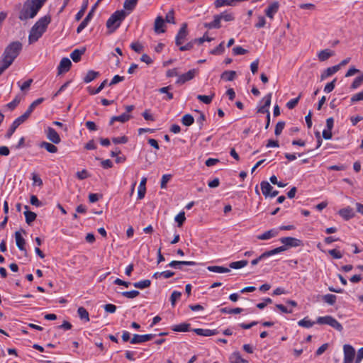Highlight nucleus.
I'll use <instances>...</instances> for the list:
<instances>
[{
  "label": "nucleus",
  "instance_id": "nucleus-1",
  "mask_svg": "<svg viewBox=\"0 0 363 363\" xmlns=\"http://www.w3.org/2000/svg\"><path fill=\"white\" fill-rule=\"evenodd\" d=\"M22 49V44L19 41L11 43L6 47L0 58V74L7 69L19 55Z\"/></svg>",
  "mask_w": 363,
  "mask_h": 363
},
{
  "label": "nucleus",
  "instance_id": "nucleus-2",
  "mask_svg": "<svg viewBox=\"0 0 363 363\" xmlns=\"http://www.w3.org/2000/svg\"><path fill=\"white\" fill-rule=\"evenodd\" d=\"M51 22V17L50 15H46L41 17L31 28L29 35L28 43L33 44L37 42L46 31L48 25Z\"/></svg>",
  "mask_w": 363,
  "mask_h": 363
},
{
  "label": "nucleus",
  "instance_id": "nucleus-3",
  "mask_svg": "<svg viewBox=\"0 0 363 363\" xmlns=\"http://www.w3.org/2000/svg\"><path fill=\"white\" fill-rule=\"evenodd\" d=\"M125 16L126 13L123 10L116 11L110 16L106 21V27L111 33L114 32L121 26Z\"/></svg>",
  "mask_w": 363,
  "mask_h": 363
},
{
  "label": "nucleus",
  "instance_id": "nucleus-4",
  "mask_svg": "<svg viewBox=\"0 0 363 363\" xmlns=\"http://www.w3.org/2000/svg\"><path fill=\"white\" fill-rule=\"evenodd\" d=\"M46 0H31L27 1V8L24 10V18H34L42 8Z\"/></svg>",
  "mask_w": 363,
  "mask_h": 363
},
{
  "label": "nucleus",
  "instance_id": "nucleus-5",
  "mask_svg": "<svg viewBox=\"0 0 363 363\" xmlns=\"http://www.w3.org/2000/svg\"><path fill=\"white\" fill-rule=\"evenodd\" d=\"M316 323L320 325H328L338 331H342L343 329L342 325L335 318L330 315L318 317Z\"/></svg>",
  "mask_w": 363,
  "mask_h": 363
},
{
  "label": "nucleus",
  "instance_id": "nucleus-6",
  "mask_svg": "<svg viewBox=\"0 0 363 363\" xmlns=\"http://www.w3.org/2000/svg\"><path fill=\"white\" fill-rule=\"evenodd\" d=\"M344 361L343 363H353L355 357V350L350 345H345L344 347Z\"/></svg>",
  "mask_w": 363,
  "mask_h": 363
},
{
  "label": "nucleus",
  "instance_id": "nucleus-7",
  "mask_svg": "<svg viewBox=\"0 0 363 363\" xmlns=\"http://www.w3.org/2000/svg\"><path fill=\"white\" fill-rule=\"evenodd\" d=\"M187 35H188L187 24L186 23H184L182 25V26L176 36V38H175L176 45H182L183 44V43L184 42Z\"/></svg>",
  "mask_w": 363,
  "mask_h": 363
},
{
  "label": "nucleus",
  "instance_id": "nucleus-8",
  "mask_svg": "<svg viewBox=\"0 0 363 363\" xmlns=\"http://www.w3.org/2000/svg\"><path fill=\"white\" fill-rule=\"evenodd\" d=\"M155 336L154 334H146V335H133V337L130 340L131 344H139L145 342H147L153 339Z\"/></svg>",
  "mask_w": 363,
  "mask_h": 363
},
{
  "label": "nucleus",
  "instance_id": "nucleus-9",
  "mask_svg": "<svg viewBox=\"0 0 363 363\" xmlns=\"http://www.w3.org/2000/svg\"><path fill=\"white\" fill-rule=\"evenodd\" d=\"M197 70L195 69H190L186 73L179 75V77L176 82L178 84H183L185 82L191 80L196 75Z\"/></svg>",
  "mask_w": 363,
  "mask_h": 363
},
{
  "label": "nucleus",
  "instance_id": "nucleus-10",
  "mask_svg": "<svg viewBox=\"0 0 363 363\" xmlns=\"http://www.w3.org/2000/svg\"><path fill=\"white\" fill-rule=\"evenodd\" d=\"M45 133L48 139L54 144H59L60 143V137L54 128L48 127L45 130Z\"/></svg>",
  "mask_w": 363,
  "mask_h": 363
},
{
  "label": "nucleus",
  "instance_id": "nucleus-11",
  "mask_svg": "<svg viewBox=\"0 0 363 363\" xmlns=\"http://www.w3.org/2000/svg\"><path fill=\"white\" fill-rule=\"evenodd\" d=\"M72 66L71 60L67 57H63L57 67L58 74H60L63 72H67L69 70Z\"/></svg>",
  "mask_w": 363,
  "mask_h": 363
},
{
  "label": "nucleus",
  "instance_id": "nucleus-12",
  "mask_svg": "<svg viewBox=\"0 0 363 363\" xmlns=\"http://www.w3.org/2000/svg\"><path fill=\"white\" fill-rule=\"evenodd\" d=\"M281 242L288 247H299L302 243L301 240L291 237L282 238Z\"/></svg>",
  "mask_w": 363,
  "mask_h": 363
},
{
  "label": "nucleus",
  "instance_id": "nucleus-13",
  "mask_svg": "<svg viewBox=\"0 0 363 363\" xmlns=\"http://www.w3.org/2000/svg\"><path fill=\"white\" fill-rule=\"evenodd\" d=\"M338 214L343 218L345 220H348L354 217L355 213L353 209L347 206L346 208H342L338 211Z\"/></svg>",
  "mask_w": 363,
  "mask_h": 363
},
{
  "label": "nucleus",
  "instance_id": "nucleus-14",
  "mask_svg": "<svg viewBox=\"0 0 363 363\" xmlns=\"http://www.w3.org/2000/svg\"><path fill=\"white\" fill-rule=\"evenodd\" d=\"M44 98H39L36 100H35L28 108L26 112H24V121L26 120L30 114L33 113V111L35 110V108L39 106L40 104H42L44 101Z\"/></svg>",
  "mask_w": 363,
  "mask_h": 363
},
{
  "label": "nucleus",
  "instance_id": "nucleus-15",
  "mask_svg": "<svg viewBox=\"0 0 363 363\" xmlns=\"http://www.w3.org/2000/svg\"><path fill=\"white\" fill-rule=\"evenodd\" d=\"M279 4L277 1H274L269 4L267 9L265 10V14L267 17L272 19L274 18V14L279 10Z\"/></svg>",
  "mask_w": 363,
  "mask_h": 363
},
{
  "label": "nucleus",
  "instance_id": "nucleus-16",
  "mask_svg": "<svg viewBox=\"0 0 363 363\" xmlns=\"http://www.w3.org/2000/svg\"><path fill=\"white\" fill-rule=\"evenodd\" d=\"M195 266L196 262L193 261H172L168 266L176 269H182V266Z\"/></svg>",
  "mask_w": 363,
  "mask_h": 363
},
{
  "label": "nucleus",
  "instance_id": "nucleus-17",
  "mask_svg": "<svg viewBox=\"0 0 363 363\" xmlns=\"http://www.w3.org/2000/svg\"><path fill=\"white\" fill-rule=\"evenodd\" d=\"M194 332L200 336L209 337L212 335H215L218 334L216 330H210V329H203V328H196L193 330Z\"/></svg>",
  "mask_w": 363,
  "mask_h": 363
},
{
  "label": "nucleus",
  "instance_id": "nucleus-18",
  "mask_svg": "<svg viewBox=\"0 0 363 363\" xmlns=\"http://www.w3.org/2000/svg\"><path fill=\"white\" fill-rule=\"evenodd\" d=\"M220 21H221V18H220L219 14L215 15L213 16V21L210 23H206L204 24V26H205V28H208V29L220 28L221 26Z\"/></svg>",
  "mask_w": 363,
  "mask_h": 363
},
{
  "label": "nucleus",
  "instance_id": "nucleus-19",
  "mask_svg": "<svg viewBox=\"0 0 363 363\" xmlns=\"http://www.w3.org/2000/svg\"><path fill=\"white\" fill-rule=\"evenodd\" d=\"M22 99L23 97L21 95H17L12 101L8 103L4 106V109L9 111L14 110L20 104Z\"/></svg>",
  "mask_w": 363,
  "mask_h": 363
},
{
  "label": "nucleus",
  "instance_id": "nucleus-20",
  "mask_svg": "<svg viewBox=\"0 0 363 363\" xmlns=\"http://www.w3.org/2000/svg\"><path fill=\"white\" fill-rule=\"evenodd\" d=\"M164 25V21L162 16H157L155 21L154 30L157 33H164V30L162 29V27Z\"/></svg>",
  "mask_w": 363,
  "mask_h": 363
},
{
  "label": "nucleus",
  "instance_id": "nucleus-21",
  "mask_svg": "<svg viewBox=\"0 0 363 363\" xmlns=\"http://www.w3.org/2000/svg\"><path fill=\"white\" fill-rule=\"evenodd\" d=\"M131 118V116L124 113L120 116H113L109 122V125H113L115 121H119L121 123H125Z\"/></svg>",
  "mask_w": 363,
  "mask_h": 363
},
{
  "label": "nucleus",
  "instance_id": "nucleus-22",
  "mask_svg": "<svg viewBox=\"0 0 363 363\" xmlns=\"http://www.w3.org/2000/svg\"><path fill=\"white\" fill-rule=\"evenodd\" d=\"M146 182H147V178L143 177L140 183L138 186V199H143L145 197V192H146Z\"/></svg>",
  "mask_w": 363,
  "mask_h": 363
},
{
  "label": "nucleus",
  "instance_id": "nucleus-23",
  "mask_svg": "<svg viewBox=\"0 0 363 363\" xmlns=\"http://www.w3.org/2000/svg\"><path fill=\"white\" fill-rule=\"evenodd\" d=\"M92 16H93V9H91V11L89 12V13L85 17V18L81 22L79 26L77 27V33H81L82 31V30H84L86 27L88 23L91 19Z\"/></svg>",
  "mask_w": 363,
  "mask_h": 363
},
{
  "label": "nucleus",
  "instance_id": "nucleus-24",
  "mask_svg": "<svg viewBox=\"0 0 363 363\" xmlns=\"http://www.w3.org/2000/svg\"><path fill=\"white\" fill-rule=\"evenodd\" d=\"M339 71V67L338 66H333L327 68L320 75V79L324 80L325 79L328 78V77L334 74L337 72Z\"/></svg>",
  "mask_w": 363,
  "mask_h": 363
},
{
  "label": "nucleus",
  "instance_id": "nucleus-25",
  "mask_svg": "<svg viewBox=\"0 0 363 363\" xmlns=\"http://www.w3.org/2000/svg\"><path fill=\"white\" fill-rule=\"evenodd\" d=\"M280 251H265L264 253L262 254L259 257H258L257 258L252 260L251 262V264L252 265H256L259 261L265 259V258H267V257H269L272 255H274L276 254H277L278 252H279Z\"/></svg>",
  "mask_w": 363,
  "mask_h": 363
},
{
  "label": "nucleus",
  "instance_id": "nucleus-26",
  "mask_svg": "<svg viewBox=\"0 0 363 363\" xmlns=\"http://www.w3.org/2000/svg\"><path fill=\"white\" fill-rule=\"evenodd\" d=\"M24 209H26V211H24V216L26 217V222L30 225L33 221H34L36 219L37 215L35 213L28 211V206L24 205Z\"/></svg>",
  "mask_w": 363,
  "mask_h": 363
},
{
  "label": "nucleus",
  "instance_id": "nucleus-27",
  "mask_svg": "<svg viewBox=\"0 0 363 363\" xmlns=\"http://www.w3.org/2000/svg\"><path fill=\"white\" fill-rule=\"evenodd\" d=\"M333 55H334V52L329 49L323 50L318 54V59L321 62L327 60Z\"/></svg>",
  "mask_w": 363,
  "mask_h": 363
},
{
  "label": "nucleus",
  "instance_id": "nucleus-28",
  "mask_svg": "<svg viewBox=\"0 0 363 363\" xmlns=\"http://www.w3.org/2000/svg\"><path fill=\"white\" fill-rule=\"evenodd\" d=\"M85 50V48L75 49L71 52L70 57L74 62H78L80 61L82 55L84 53Z\"/></svg>",
  "mask_w": 363,
  "mask_h": 363
},
{
  "label": "nucleus",
  "instance_id": "nucleus-29",
  "mask_svg": "<svg viewBox=\"0 0 363 363\" xmlns=\"http://www.w3.org/2000/svg\"><path fill=\"white\" fill-rule=\"evenodd\" d=\"M172 89V86H167L160 88L157 91L160 94H165L164 100H171L173 99V94L170 91Z\"/></svg>",
  "mask_w": 363,
  "mask_h": 363
},
{
  "label": "nucleus",
  "instance_id": "nucleus-30",
  "mask_svg": "<svg viewBox=\"0 0 363 363\" xmlns=\"http://www.w3.org/2000/svg\"><path fill=\"white\" fill-rule=\"evenodd\" d=\"M107 82H108V80L105 79L101 83V84L99 86H97L96 89H94L91 86H88L86 88V89H87L89 94L91 95L97 94L105 87V86L107 84Z\"/></svg>",
  "mask_w": 363,
  "mask_h": 363
},
{
  "label": "nucleus",
  "instance_id": "nucleus-31",
  "mask_svg": "<svg viewBox=\"0 0 363 363\" xmlns=\"http://www.w3.org/2000/svg\"><path fill=\"white\" fill-rule=\"evenodd\" d=\"M261 190L263 195L265 197L269 196L271 191L273 190V187L269 184V183L267 181H263L260 184Z\"/></svg>",
  "mask_w": 363,
  "mask_h": 363
},
{
  "label": "nucleus",
  "instance_id": "nucleus-32",
  "mask_svg": "<svg viewBox=\"0 0 363 363\" xmlns=\"http://www.w3.org/2000/svg\"><path fill=\"white\" fill-rule=\"evenodd\" d=\"M99 72L94 70H89L84 77L83 81L84 83L88 84L99 76Z\"/></svg>",
  "mask_w": 363,
  "mask_h": 363
},
{
  "label": "nucleus",
  "instance_id": "nucleus-33",
  "mask_svg": "<svg viewBox=\"0 0 363 363\" xmlns=\"http://www.w3.org/2000/svg\"><path fill=\"white\" fill-rule=\"evenodd\" d=\"M207 269L210 272L215 273H228L230 272V269L223 266H208Z\"/></svg>",
  "mask_w": 363,
  "mask_h": 363
},
{
  "label": "nucleus",
  "instance_id": "nucleus-34",
  "mask_svg": "<svg viewBox=\"0 0 363 363\" xmlns=\"http://www.w3.org/2000/svg\"><path fill=\"white\" fill-rule=\"evenodd\" d=\"M230 363H248V361L243 359L239 352H234L230 357Z\"/></svg>",
  "mask_w": 363,
  "mask_h": 363
},
{
  "label": "nucleus",
  "instance_id": "nucleus-35",
  "mask_svg": "<svg viewBox=\"0 0 363 363\" xmlns=\"http://www.w3.org/2000/svg\"><path fill=\"white\" fill-rule=\"evenodd\" d=\"M236 76V72L235 71H225L223 72L221 75L220 78L225 81H233L235 78Z\"/></svg>",
  "mask_w": 363,
  "mask_h": 363
},
{
  "label": "nucleus",
  "instance_id": "nucleus-36",
  "mask_svg": "<svg viewBox=\"0 0 363 363\" xmlns=\"http://www.w3.org/2000/svg\"><path fill=\"white\" fill-rule=\"evenodd\" d=\"M247 264L248 261L245 259L232 262L229 264V267L235 269H238L247 266Z\"/></svg>",
  "mask_w": 363,
  "mask_h": 363
},
{
  "label": "nucleus",
  "instance_id": "nucleus-37",
  "mask_svg": "<svg viewBox=\"0 0 363 363\" xmlns=\"http://www.w3.org/2000/svg\"><path fill=\"white\" fill-rule=\"evenodd\" d=\"M151 284V281L149 279H144L140 281H137L133 284V286L140 289H144L148 288Z\"/></svg>",
  "mask_w": 363,
  "mask_h": 363
},
{
  "label": "nucleus",
  "instance_id": "nucleus-38",
  "mask_svg": "<svg viewBox=\"0 0 363 363\" xmlns=\"http://www.w3.org/2000/svg\"><path fill=\"white\" fill-rule=\"evenodd\" d=\"M243 311L241 308H230L228 307L222 308L220 312L225 314H238Z\"/></svg>",
  "mask_w": 363,
  "mask_h": 363
},
{
  "label": "nucleus",
  "instance_id": "nucleus-39",
  "mask_svg": "<svg viewBox=\"0 0 363 363\" xmlns=\"http://www.w3.org/2000/svg\"><path fill=\"white\" fill-rule=\"evenodd\" d=\"M40 146L50 153H55L57 151V147L54 144L48 142H43Z\"/></svg>",
  "mask_w": 363,
  "mask_h": 363
},
{
  "label": "nucleus",
  "instance_id": "nucleus-40",
  "mask_svg": "<svg viewBox=\"0 0 363 363\" xmlns=\"http://www.w3.org/2000/svg\"><path fill=\"white\" fill-rule=\"evenodd\" d=\"M138 0H125L123 7L125 9L132 11L138 4Z\"/></svg>",
  "mask_w": 363,
  "mask_h": 363
},
{
  "label": "nucleus",
  "instance_id": "nucleus-41",
  "mask_svg": "<svg viewBox=\"0 0 363 363\" xmlns=\"http://www.w3.org/2000/svg\"><path fill=\"white\" fill-rule=\"evenodd\" d=\"M189 327L190 324L184 323L173 326L172 330L176 332H186L189 331Z\"/></svg>",
  "mask_w": 363,
  "mask_h": 363
},
{
  "label": "nucleus",
  "instance_id": "nucleus-42",
  "mask_svg": "<svg viewBox=\"0 0 363 363\" xmlns=\"http://www.w3.org/2000/svg\"><path fill=\"white\" fill-rule=\"evenodd\" d=\"M78 315L82 320L89 321V313L84 307H79L77 310Z\"/></svg>",
  "mask_w": 363,
  "mask_h": 363
},
{
  "label": "nucleus",
  "instance_id": "nucleus-43",
  "mask_svg": "<svg viewBox=\"0 0 363 363\" xmlns=\"http://www.w3.org/2000/svg\"><path fill=\"white\" fill-rule=\"evenodd\" d=\"M194 122V118L191 114H185L182 118V123L186 126H190Z\"/></svg>",
  "mask_w": 363,
  "mask_h": 363
},
{
  "label": "nucleus",
  "instance_id": "nucleus-44",
  "mask_svg": "<svg viewBox=\"0 0 363 363\" xmlns=\"http://www.w3.org/2000/svg\"><path fill=\"white\" fill-rule=\"evenodd\" d=\"M277 235V231L274 230H270L268 231H266L263 234L258 236V238L260 240H268L270 239Z\"/></svg>",
  "mask_w": 363,
  "mask_h": 363
},
{
  "label": "nucleus",
  "instance_id": "nucleus-45",
  "mask_svg": "<svg viewBox=\"0 0 363 363\" xmlns=\"http://www.w3.org/2000/svg\"><path fill=\"white\" fill-rule=\"evenodd\" d=\"M23 230L21 229L15 233L16 238V243L19 250H23V236L21 235V231Z\"/></svg>",
  "mask_w": 363,
  "mask_h": 363
},
{
  "label": "nucleus",
  "instance_id": "nucleus-46",
  "mask_svg": "<svg viewBox=\"0 0 363 363\" xmlns=\"http://www.w3.org/2000/svg\"><path fill=\"white\" fill-rule=\"evenodd\" d=\"M224 41L221 42L216 48L211 50L210 53L213 55H221L224 52Z\"/></svg>",
  "mask_w": 363,
  "mask_h": 363
},
{
  "label": "nucleus",
  "instance_id": "nucleus-47",
  "mask_svg": "<svg viewBox=\"0 0 363 363\" xmlns=\"http://www.w3.org/2000/svg\"><path fill=\"white\" fill-rule=\"evenodd\" d=\"M315 324V322H313L308 319V318H304L303 319L299 320L298 322V325L301 327L310 328Z\"/></svg>",
  "mask_w": 363,
  "mask_h": 363
},
{
  "label": "nucleus",
  "instance_id": "nucleus-48",
  "mask_svg": "<svg viewBox=\"0 0 363 363\" xmlns=\"http://www.w3.org/2000/svg\"><path fill=\"white\" fill-rule=\"evenodd\" d=\"M31 179L33 180V186H43V180L40 177V176L35 172H33L31 174Z\"/></svg>",
  "mask_w": 363,
  "mask_h": 363
},
{
  "label": "nucleus",
  "instance_id": "nucleus-49",
  "mask_svg": "<svg viewBox=\"0 0 363 363\" xmlns=\"http://www.w3.org/2000/svg\"><path fill=\"white\" fill-rule=\"evenodd\" d=\"M323 299L325 303L333 305L336 302L337 297L334 294H328L323 296Z\"/></svg>",
  "mask_w": 363,
  "mask_h": 363
},
{
  "label": "nucleus",
  "instance_id": "nucleus-50",
  "mask_svg": "<svg viewBox=\"0 0 363 363\" xmlns=\"http://www.w3.org/2000/svg\"><path fill=\"white\" fill-rule=\"evenodd\" d=\"M214 95H215L214 94H213L211 96L198 95L196 98H197V99L202 101L203 103H204L206 104H209L211 103V101L214 97Z\"/></svg>",
  "mask_w": 363,
  "mask_h": 363
},
{
  "label": "nucleus",
  "instance_id": "nucleus-51",
  "mask_svg": "<svg viewBox=\"0 0 363 363\" xmlns=\"http://www.w3.org/2000/svg\"><path fill=\"white\" fill-rule=\"evenodd\" d=\"M140 294V292L136 290H133L130 291H123L121 293V295L123 297H125L127 298H134L137 297Z\"/></svg>",
  "mask_w": 363,
  "mask_h": 363
},
{
  "label": "nucleus",
  "instance_id": "nucleus-52",
  "mask_svg": "<svg viewBox=\"0 0 363 363\" xmlns=\"http://www.w3.org/2000/svg\"><path fill=\"white\" fill-rule=\"evenodd\" d=\"M87 6H88V1H86L83 5L82 6V8L81 9L78 11V13L76 14L75 16V19L76 21H79L82 16H84V12L86 11V9H87Z\"/></svg>",
  "mask_w": 363,
  "mask_h": 363
},
{
  "label": "nucleus",
  "instance_id": "nucleus-53",
  "mask_svg": "<svg viewBox=\"0 0 363 363\" xmlns=\"http://www.w3.org/2000/svg\"><path fill=\"white\" fill-rule=\"evenodd\" d=\"M219 16H220L221 20H223L225 21H232L235 19L233 13H228L226 11L220 13Z\"/></svg>",
  "mask_w": 363,
  "mask_h": 363
},
{
  "label": "nucleus",
  "instance_id": "nucleus-54",
  "mask_svg": "<svg viewBox=\"0 0 363 363\" xmlns=\"http://www.w3.org/2000/svg\"><path fill=\"white\" fill-rule=\"evenodd\" d=\"M185 220L186 217L184 211L179 213L175 217V221L177 222L178 226L182 225Z\"/></svg>",
  "mask_w": 363,
  "mask_h": 363
},
{
  "label": "nucleus",
  "instance_id": "nucleus-55",
  "mask_svg": "<svg viewBox=\"0 0 363 363\" xmlns=\"http://www.w3.org/2000/svg\"><path fill=\"white\" fill-rule=\"evenodd\" d=\"M363 82V75L359 76L354 79L351 84V89H357Z\"/></svg>",
  "mask_w": 363,
  "mask_h": 363
},
{
  "label": "nucleus",
  "instance_id": "nucleus-56",
  "mask_svg": "<svg viewBox=\"0 0 363 363\" xmlns=\"http://www.w3.org/2000/svg\"><path fill=\"white\" fill-rule=\"evenodd\" d=\"M199 113V116L196 118V122L199 125V129L201 130L203 126L204 121H206V116L203 113L200 111H196Z\"/></svg>",
  "mask_w": 363,
  "mask_h": 363
},
{
  "label": "nucleus",
  "instance_id": "nucleus-57",
  "mask_svg": "<svg viewBox=\"0 0 363 363\" xmlns=\"http://www.w3.org/2000/svg\"><path fill=\"white\" fill-rule=\"evenodd\" d=\"M301 96V94H299V96L295 99H293L290 100L287 104L286 106L289 109H293L296 107V106L298 104L299 99Z\"/></svg>",
  "mask_w": 363,
  "mask_h": 363
},
{
  "label": "nucleus",
  "instance_id": "nucleus-58",
  "mask_svg": "<svg viewBox=\"0 0 363 363\" xmlns=\"http://www.w3.org/2000/svg\"><path fill=\"white\" fill-rule=\"evenodd\" d=\"M284 126L285 123L284 121L278 122L275 126L274 134L277 136L279 135L281 133L283 129L284 128Z\"/></svg>",
  "mask_w": 363,
  "mask_h": 363
},
{
  "label": "nucleus",
  "instance_id": "nucleus-59",
  "mask_svg": "<svg viewBox=\"0 0 363 363\" xmlns=\"http://www.w3.org/2000/svg\"><path fill=\"white\" fill-rule=\"evenodd\" d=\"M181 296H182V293L179 292L177 291H174L172 293L171 297H170V301H171L172 306L175 305L176 301L180 298Z\"/></svg>",
  "mask_w": 363,
  "mask_h": 363
},
{
  "label": "nucleus",
  "instance_id": "nucleus-60",
  "mask_svg": "<svg viewBox=\"0 0 363 363\" xmlns=\"http://www.w3.org/2000/svg\"><path fill=\"white\" fill-rule=\"evenodd\" d=\"M172 175L171 174H164L161 179V184L160 186L162 189H165L167 187V184L169 182V181L171 179Z\"/></svg>",
  "mask_w": 363,
  "mask_h": 363
},
{
  "label": "nucleus",
  "instance_id": "nucleus-61",
  "mask_svg": "<svg viewBox=\"0 0 363 363\" xmlns=\"http://www.w3.org/2000/svg\"><path fill=\"white\" fill-rule=\"evenodd\" d=\"M247 52V50L242 48V47L240 46H236L235 48H233V53L235 55H245Z\"/></svg>",
  "mask_w": 363,
  "mask_h": 363
},
{
  "label": "nucleus",
  "instance_id": "nucleus-62",
  "mask_svg": "<svg viewBox=\"0 0 363 363\" xmlns=\"http://www.w3.org/2000/svg\"><path fill=\"white\" fill-rule=\"evenodd\" d=\"M336 79H334L331 82L328 83L324 87V91L326 93L331 92L335 86Z\"/></svg>",
  "mask_w": 363,
  "mask_h": 363
},
{
  "label": "nucleus",
  "instance_id": "nucleus-63",
  "mask_svg": "<svg viewBox=\"0 0 363 363\" xmlns=\"http://www.w3.org/2000/svg\"><path fill=\"white\" fill-rule=\"evenodd\" d=\"M257 23L255 25L257 28H261L265 26L266 20L265 18L262 16H259L257 17Z\"/></svg>",
  "mask_w": 363,
  "mask_h": 363
},
{
  "label": "nucleus",
  "instance_id": "nucleus-64",
  "mask_svg": "<svg viewBox=\"0 0 363 363\" xmlns=\"http://www.w3.org/2000/svg\"><path fill=\"white\" fill-rule=\"evenodd\" d=\"M359 101H363V90L359 93L354 94L351 98L352 103H354Z\"/></svg>",
  "mask_w": 363,
  "mask_h": 363
}]
</instances>
